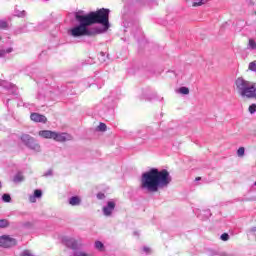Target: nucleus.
Here are the masks:
<instances>
[{
	"label": "nucleus",
	"mask_w": 256,
	"mask_h": 256,
	"mask_svg": "<svg viewBox=\"0 0 256 256\" xmlns=\"http://www.w3.org/2000/svg\"><path fill=\"white\" fill-rule=\"evenodd\" d=\"M171 181L173 178L167 169L159 171L157 168H151L142 174L140 188L148 193H157L159 189L168 187Z\"/></svg>",
	"instance_id": "nucleus-1"
},
{
	"label": "nucleus",
	"mask_w": 256,
	"mask_h": 256,
	"mask_svg": "<svg viewBox=\"0 0 256 256\" xmlns=\"http://www.w3.org/2000/svg\"><path fill=\"white\" fill-rule=\"evenodd\" d=\"M75 19L79 22V25L68 30V35L70 37H93L94 35H100V33H103V29L91 27V24H89L85 15L76 13Z\"/></svg>",
	"instance_id": "nucleus-2"
},
{
	"label": "nucleus",
	"mask_w": 256,
	"mask_h": 256,
	"mask_svg": "<svg viewBox=\"0 0 256 256\" xmlns=\"http://www.w3.org/2000/svg\"><path fill=\"white\" fill-rule=\"evenodd\" d=\"M235 89L242 99H256V83L247 81L243 77L235 80Z\"/></svg>",
	"instance_id": "nucleus-3"
},
{
	"label": "nucleus",
	"mask_w": 256,
	"mask_h": 256,
	"mask_svg": "<svg viewBox=\"0 0 256 256\" xmlns=\"http://www.w3.org/2000/svg\"><path fill=\"white\" fill-rule=\"evenodd\" d=\"M109 13H110L109 9L101 8L96 12H90L84 15V17H86V20H88V23L90 25H95V23L103 25L104 27V29L102 30V33H103L104 31H107V29H109L110 27Z\"/></svg>",
	"instance_id": "nucleus-4"
},
{
	"label": "nucleus",
	"mask_w": 256,
	"mask_h": 256,
	"mask_svg": "<svg viewBox=\"0 0 256 256\" xmlns=\"http://www.w3.org/2000/svg\"><path fill=\"white\" fill-rule=\"evenodd\" d=\"M20 139L22 143H24V145L28 147V149L36 151L37 153L41 151V146L39 145V143H37V141H35V138H33L31 135L22 134Z\"/></svg>",
	"instance_id": "nucleus-5"
},
{
	"label": "nucleus",
	"mask_w": 256,
	"mask_h": 256,
	"mask_svg": "<svg viewBox=\"0 0 256 256\" xmlns=\"http://www.w3.org/2000/svg\"><path fill=\"white\" fill-rule=\"evenodd\" d=\"M15 245H17V240L15 238L5 235L0 237V247L9 248L15 247Z\"/></svg>",
	"instance_id": "nucleus-6"
},
{
	"label": "nucleus",
	"mask_w": 256,
	"mask_h": 256,
	"mask_svg": "<svg viewBox=\"0 0 256 256\" xmlns=\"http://www.w3.org/2000/svg\"><path fill=\"white\" fill-rule=\"evenodd\" d=\"M115 201L111 200L107 202V205L103 207L102 211L105 217H111L113 215V211H115Z\"/></svg>",
	"instance_id": "nucleus-7"
},
{
	"label": "nucleus",
	"mask_w": 256,
	"mask_h": 256,
	"mask_svg": "<svg viewBox=\"0 0 256 256\" xmlns=\"http://www.w3.org/2000/svg\"><path fill=\"white\" fill-rule=\"evenodd\" d=\"M54 141H58L59 143H65V141H71L73 137H71L70 134L67 133H58L54 132Z\"/></svg>",
	"instance_id": "nucleus-8"
},
{
	"label": "nucleus",
	"mask_w": 256,
	"mask_h": 256,
	"mask_svg": "<svg viewBox=\"0 0 256 256\" xmlns=\"http://www.w3.org/2000/svg\"><path fill=\"white\" fill-rule=\"evenodd\" d=\"M31 121H34L35 123H47V117L45 115H41L39 113H32L30 115Z\"/></svg>",
	"instance_id": "nucleus-9"
},
{
	"label": "nucleus",
	"mask_w": 256,
	"mask_h": 256,
	"mask_svg": "<svg viewBox=\"0 0 256 256\" xmlns=\"http://www.w3.org/2000/svg\"><path fill=\"white\" fill-rule=\"evenodd\" d=\"M62 243L66 245L69 249H77V241L73 238H63Z\"/></svg>",
	"instance_id": "nucleus-10"
},
{
	"label": "nucleus",
	"mask_w": 256,
	"mask_h": 256,
	"mask_svg": "<svg viewBox=\"0 0 256 256\" xmlns=\"http://www.w3.org/2000/svg\"><path fill=\"white\" fill-rule=\"evenodd\" d=\"M38 135L40 137H43V139H53L55 132H53L51 130H41L38 132Z\"/></svg>",
	"instance_id": "nucleus-11"
},
{
	"label": "nucleus",
	"mask_w": 256,
	"mask_h": 256,
	"mask_svg": "<svg viewBox=\"0 0 256 256\" xmlns=\"http://www.w3.org/2000/svg\"><path fill=\"white\" fill-rule=\"evenodd\" d=\"M43 196V192L39 189L34 191V195L29 196L30 203H36L37 199Z\"/></svg>",
	"instance_id": "nucleus-12"
},
{
	"label": "nucleus",
	"mask_w": 256,
	"mask_h": 256,
	"mask_svg": "<svg viewBox=\"0 0 256 256\" xmlns=\"http://www.w3.org/2000/svg\"><path fill=\"white\" fill-rule=\"evenodd\" d=\"M69 204L72 206L81 205V198H79V196H72L69 199Z\"/></svg>",
	"instance_id": "nucleus-13"
},
{
	"label": "nucleus",
	"mask_w": 256,
	"mask_h": 256,
	"mask_svg": "<svg viewBox=\"0 0 256 256\" xmlns=\"http://www.w3.org/2000/svg\"><path fill=\"white\" fill-rule=\"evenodd\" d=\"M25 177L23 176V174L21 172H18L14 178H13V182L14 183H21L22 181H24Z\"/></svg>",
	"instance_id": "nucleus-14"
},
{
	"label": "nucleus",
	"mask_w": 256,
	"mask_h": 256,
	"mask_svg": "<svg viewBox=\"0 0 256 256\" xmlns=\"http://www.w3.org/2000/svg\"><path fill=\"white\" fill-rule=\"evenodd\" d=\"M205 3H209V0H194L193 7H201V5H205Z\"/></svg>",
	"instance_id": "nucleus-15"
},
{
	"label": "nucleus",
	"mask_w": 256,
	"mask_h": 256,
	"mask_svg": "<svg viewBox=\"0 0 256 256\" xmlns=\"http://www.w3.org/2000/svg\"><path fill=\"white\" fill-rule=\"evenodd\" d=\"M248 49H252V50H255L256 49V42L255 40L253 39H249V42H248Z\"/></svg>",
	"instance_id": "nucleus-16"
},
{
	"label": "nucleus",
	"mask_w": 256,
	"mask_h": 256,
	"mask_svg": "<svg viewBox=\"0 0 256 256\" xmlns=\"http://www.w3.org/2000/svg\"><path fill=\"white\" fill-rule=\"evenodd\" d=\"M2 201H4V203H11V195L3 194L2 195Z\"/></svg>",
	"instance_id": "nucleus-17"
},
{
	"label": "nucleus",
	"mask_w": 256,
	"mask_h": 256,
	"mask_svg": "<svg viewBox=\"0 0 256 256\" xmlns=\"http://www.w3.org/2000/svg\"><path fill=\"white\" fill-rule=\"evenodd\" d=\"M73 256H92V255L87 254L83 251L75 250L74 253H73Z\"/></svg>",
	"instance_id": "nucleus-18"
},
{
	"label": "nucleus",
	"mask_w": 256,
	"mask_h": 256,
	"mask_svg": "<svg viewBox=\"0 0 256 256\" xmlns=\"http://www.w3.org/2000/svg\"><path fill=\"white\" fill-rule=\"evenodd\" d=\"M179 93H181L182 95H189V88H187V87H180L179 88Z\"/></svg>",
	"instance_id": "nucleus-19"
},
{
	"label": "nucleus",
	"mask_w": 256,
	"mask_h": 256,
	"mask_svg": "<svg viewBox=\"0 0 256 256\" xmlns=\"http://www.w3.org/2000/svg\"><path fill=\"white\" fill-rule=\"evenodd\" d=\"M248 68L250 69V71H253L254 73H256V60L253 62H250Z\"/></svg>",
	"instance_id": "nucleus-20"
},
{
	"label": "nucleus",
	"mask_w": 256,
	"mask_h": 256,
	"mask_svg": "<svg viewBox=\"0 0 256 256\" xmlns=\"http://www.w3.org/2000/svg\"><path fill=\"white\" fill-rule=\"evenodd\" d=\"M237 155H238V157H243L245 155V147H240L237 150Z\"/></svg>",
	"instance_id": "nucleus-21"
},
{
	"label": "nucleus",
	"mask_w": 256,
	"mask_h": 256,
	"mask_svg": "<svg viewBox=\"0 0 256 256\" xmlns=\"http://www.w3.org/2000/svg\"><path fill=\"white\" fill-rule=\"evenodd\" d=\"M0 227L3 229L5 227H9V221L2 219L0 220Z\"/></svg>",
	"instance_id": "nucleus-22"
},
{
	"label": "nucleus",
	"mask_w": 256,
	"mask_h": 256,
	"mask_svg": "<svg viewBox=\"0 0 256 256\" xmlns=\"http://www.w3.org/2000/svg\"><path fill=\"white\" fill-rule=\"evenodd\" d=\"M95 247H96V249H98V251H103L104 245L102 244L101 241H96L95 242Z\"/></svg>",
	"instance_id": "nucleus-23"
},
{
	"label": "nucleus",
	"mask_w": 256,
	"mask_h": 256,
	"mask_svg": "<svg viewBox=\"0 0 256 256\" xmlns=\"http://www.w3.org/2000/svg\"><path fill=\"white\" fill-rule=\"evenodd\" d=\"M27 15V12L25 10L23 11H15V16L16 17H25Z\"/></svg>",
	"instance_id": "nucleus-24"
},
{
	"label": "nucleus",
	"mask_w": 256,
	"mask_h": 256,
	"mask_svg": "<svg viewBox=\"0 0 256 256\" xmlns=\"http://www.w3.org/2000/svg\"><path fill=\"white\" fill-rule=\"evenodd\" d=\"M9 27V24L7 21L1 20L0 21V29H7Z\"/></svg>",
	"instance_id": "nucleus-25"
},
{
	"label": "nucleus",
	"mask_w": 256,
	"mask_h": 256,
	"mask_svg": "<svg viewBox=\"0 0 256 256\" xmlns=\"http://www.w3.org/2000/svg\"><path fill=\"white\" fill-rule=\"evenodd\" d=\"M99 131H107V125L105 123H100L98 126Z\"/></svg>",
	"instance_id": "nucleus-26"
},
{
	"label": "nucleus",
	"mask_w": 256,
	"mask_h": 256,
	"mask_svg": "<svg viewBox=\"0 0 256 256\" xmlns=\"http://www.w3.org/2000/svg\"><path fill=\"white\" fill-rule=\"evenodd\" d=\"M256 112V104H252L249 106V113H251V115H253V113Z\"/></svg>",
	"instance_id": "nucleus-27"
},
{
	"label": "nucleus",
	"mask_w": 256,
	"mask_h": 256,
	"mask_svg": "<svg viewBox=\"0 0 256 256\" xmlns=\"http://www.w3.org/2000/svg\"><path fill=\"white\" fill-rule=\"evenodd\" d=\"M220 239H221L222 241H229V234H227V233L222 234V235L220 236Z\"/></svg>",
	"instance_id": "nucleus-28"
},
{
	"label": "nucleus",
	"mask_w": 256,
	"mask_h": 256,
	"mask_svg": "<svg viewBox=\"0 0 256 256\" xmlns=\"http://www.w3.org/2000/svg\"><path fill=\"white\" fill-rule=\"evenodd\" d=\"M20 256H35L29 250H24Z\"/></svg>",
	"instance_id": "nucleus-29"
},
{
	"label": "nucleus",
	"mask_w": 256,
	"mask_h": 256,
	"mask_svg": "<svg viewBox=\"0 0 256 256\" xmlns=\"http://www.w3.org/2000/svg\"><path fill=\"white\" fill-rule=\"evenodd\" d=\"M22 227H24L25 229H29V228L32 227V224H31V222H24V223L22 224Z\"/></svg>",
	"instance_id": "nucleus-30"
},
{
	"label": "nucleus",
	"mask_w": 256,
	"mask_h": 256,
	"mask_svg": "<svg viewBox=\"0 0 256 256\" xmlns=\"http://www.w3.org/2000/svg\"><path fill=\"white\" fill-rule=\"evenodd\" d=\"M13 52V48H8V49H6V51H4V52H1L0 51V57H3V53H12Z\"/></svg>",
	"instance_id": "nucleus-31"
},
{
	"label": "nucleus",
	"mask_w": 256,
	"mask_h": 256,
	"mask_svg": "<svg viewBox=\"0 0 256 256\" xmlns=\"http://www.w3.org/2000/svg\"><path fill=\"white\" fill-rule=\"evenodd\" d=\"M51 175H53V170L50 169L47 172L44 173V177H51Z\"/></svg>",
	"instance_id": "nucleus-32"
},
{
	"label": "nucleus",
	"mask_w": 256,
	"mask_h": 256,
	"mask_svg": "<svg viewBox=\"0 0 256 256\" xmlns=\"http://www.w3.org/2000/svg\"><path fill=\"white\" fill-rule=\"evenodd\" d=\"M142 251H144V253H151V248L147 247V246H144L142 248Z\"/></svg>",
	"instance_id": "nucleus-33"
},
{
	"label": "nucleus",
	"mask_w": 256,
	"mask_h": 256,
	"mask_svg": "<svg viewBox=\"0 0 256 256\" xmlns=\"http://www.w3.org/2000/svg\"><path fill=\"white\" fill-rule=\"evenodd\" d=\"M97 199H105V194L104 193H98L97 194Z\"/></svg>",
	"instance_id": "nucleus-34"
},
{
	"label": "nucleus",
	"mask_w": 256,
	"mask_h": 256,
	"mask_svg": "<svg viewBox=\"0 0 256 256\" xmlns=\"http://www.w3.org/2000/svg\"><path fill=\"white\" fill-rule=\"evenodd\" d=\"M195 181H201V177H196Z\"/></svg>",
	"instance_id": "nucleus-35"
},
{
	"label": "nucleus",
	"mask_w": 256,
	"mask_h": 256,
	"mask_svg": "<svg viewBox=\"0 0 256 256\" xmlns=\"http://www.w3.org/2000/svg\"><path fill=\"white\" fill-rule=\"evenodd\" d=\"M1 187H3V184L0 182V189H1Z\"/></svg>",
	"instance_id": "nucleus-36"
}]
</instances>
